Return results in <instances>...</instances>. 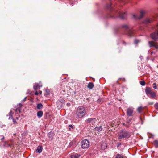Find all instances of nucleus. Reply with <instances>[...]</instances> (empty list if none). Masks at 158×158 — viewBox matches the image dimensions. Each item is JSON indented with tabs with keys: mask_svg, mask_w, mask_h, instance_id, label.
I'll return each instance as SVG.
<instances>
[{
	"mask_svg": "<svg viewBox=\"0 0 158 158\" xmlns=\"http://www.w3.org/2000/svg\"><path fill=\"white\" fill-rule=\"evenodd\" d=\"M81 147L83 148H88L89 146V143L88 140L86 139H84L81 142Z\"/></svg>",
	"mask_w": 158,
	"mask_h": 158,
	"instance_id": "39448f33",
	"label": "nucleus"
},
{
	"mask_svg": "<svg viewBox=\"0 0 158 158\" xmlns=\"http://www.w3.org/2000/svg\"><path fill=\"white\" fill-rule=\"evenodd\" d=\"M65 100L64 99H61L58 100L57 102V103L60 105V106H62L64 103Z\"/></svg>",
	"mask_w": 158,
	"mask_h": 158,
	"instance_id": "9b49d317",
	"label": "nucleus"
},
{
	"mask_svg": "<svg viewBox=\"0 0 158 158\" xmlns=\"http://www.w3.org/2000/svg\"><path fill=\"white\" fill-rule=\"evenodd\" d=\"M153 85H154V86L153 87V88L155 89H157V86H156V83H153Z\"/></svg>",
	"mask_w": 158,
	"mask_h": 158,
	"instance_id": "473e14b6",
	"label": "nucleus"
},
{
	"mask_svg": "<svg viewBox=\"0 0 158 158\" xmlns=\"http://www.w3.org/2000/svg\"><path fill=\"white\" fill-rule=\"evenodd\" d=\"M86 113L85 109L82 106L78 107L76 113L77 115L80 118H81L85 115Z\"/></svg>",
	"mask_w": 158,
	"mask_h": 158,
	"instance_id": "20e7f679",
	"label": "nucleus"
},
{
	"mask_svg": "<svg viewBox=\"0 0 158 158\" xmlns=\"http://www.w3.org/2000/svg\"><path fill=\"white\" fill-rule=\"evenodd\" d=\"M39 93H40V94H42V91H39Z\"/></svg>",
	"mask_w": 158,
	"mask_h": 158,
	"instance_id": "79ce46f5",
	"label": "nucleus"
},
{
	"mask_svg": "<svg viewBox=\"0 0 158 158\" xmlns=\"http://www.w3.org/2000/svg\"><path fill=\"white\" fill-rule=\"evenodd\" d=\"M152 92L151 89L149 87H147L145 89V92L148 95Z\"/></svg>",
	"mask_w": 158,
	"mask_h": 158,
	"instance_id": "2eb2a0df",
	"label": "nucleus"
},
{
	"mask_svg": "<svg viewBox=\"0 0 158 158\" xmlns=\"http://www.w3.org/2000/svg\"><path fill=\"white\" fill-rule=\"evenodd\" d=\"M122 28L126 31V34L130 37H132L134 35L135 31L132 30L128 24H124L122 26Z\"/></svg>",
	"mask_w": 158,
	"mask_h": 158,
	"instance_id": "f03ea898",
	"label": "nucleus"
},
{
	"mask_svg": "<svg viewBox=\"0 0 158 158\" xmlns=\"http://www.w3.org/2000/svg\"><path fill=\"white\" fill-rule=\"evenodd\" d=\"M13 123L14 124H15V123H17V122H16V121L15 120V119H13Z\"/></svg>",
	"mask_w": 158,
	"mask_h": 158,
	"instance_id": "72a5a7b5",
	"label": "nucleus"
},
{
	"mask_svg": "<svg viewBox=\"0 0 158 158\" xmlns=\"http://www.w3.org/2000/svg\"><path fill=\"white\" fill-rule=\"evenodd\" d=\"M154 104L153 102H150L149 103V104L150 105H153Z\"/></svg>",
	"mask_w": 158,
	"mask_h": 158,
	"instance_id": "4c0bfd02",
	"label": "nucleus"
},
{
	"mask_svg": "<svg viewBox=\"0 0 158 158\" xmlns=\"http://www.w3.org/2000/svg\"><path fill=\"white\" fill-rule=\"evenodd\" d=\"M95 118H89L86 120V121L87 122L90 123L92 121H93L94 120Z\"/></svg>",
	"mask_w": 158,
	"mask_h": 158,
	"instance_id": "a878e982",
	"label": "nucleus"
},
{
	"mask_svg": "<svg viewBox=\"0 0 158 158\" xmlns=\"http://www.w3.org/2000/svg\"><path fill=\"white\" fill-rule=\"evenodd\" d=\"M153 21L152 17H148L145 19L143 23L146 24H148L152 22Z\"/></svg>",
	"mask_w": 158,
	"mask_h": 158,
	"instance_id": "1a4fd4ad",
	"label": "nucleus"
},
{
	"mask_svg": "<svg viewBox=\"0 0 158 158\" xmlns=\"http://www.w3.org/2000/svg\"><path fill=\"white\" fill-rule=\"evenodd\" d=\"M21 109H20L19 108H17L16 109V111L17 112L18 111H19V113H20V110H21Z\"/></svg>",
	"mask_w": 158,
	"mask_h": 158,
	"instance_id": "7c9ffc66",
	"label": "nucleus"
},
{
	"mask_svg": "<svg viewBox=\"0 0 158 158\" xmlns=\"http://www.w3.org/2000/svg\"><path fill=\"white\" fill-rule=\"evenodd\" d=\"M145 13V11H144L143 10H141L140 11V16H139L138 15L135 14H133L132 15H133V17L134 18L136 19H141L143 17Z\"/></svg>",
	"mask_w": 158,
	"mask_h": 158,
	"instance_id": "0eeeda50",
	"label": "nucleus"
},
{
	"mask_svg": "<svg viewBox=\"0 0 158 158\" xmlns=\"http://www.w3.org/2000/svg\"><path fill=\"white\" fill-rule=\"evenodd\" d=\"M9 119H10V118L11 119H12L13 118V113L12 112V111H10L9 114Z\"/></svg>",
	"mask_w": 158,
	"mask_h": 158,
	"instance_id": "bb28decb",
	"label": "nucleus"
},
{
	"mask_svg": "<svg viewBox=\"0 0 158 158\" xmlns=\"http://www.w3.org/2000/svg\"><path fill=\"white\" fill-rule=\"evenodd\" d=\"M80 155L78 154H73L70 156L71 158H79Z\"/></svg>",
	"mask_w": 158,
	"mask_h": 158,
	"instance_id": "a211bd4d",
	"label": "nucleus"
},
{
	"mask_svg": "<svg viewBox=\"0 0 158 158\" xmlns=\"http://www.w3.org/2000/svg\"><path fill=\"white\" fill-rule=\"evenodd\" d=\"M46 92L47 95H48L50 93V91L48 89H47L46 90Z\"/></svg>",
	"mask_w": 158,
	"mask_h": 158,
	"instance_id": "c756f323",
	"label": "nucleus"
},
{
	"mask_svg": "<svg viewBox=\"0 0 158 158\" xmlns=\"http://www.w3.org/2000/svg\"><path fill=\"white\" fill-rule=\"evenodd\" d=\"M133 110L131 108H128L127 110V114L129 116H131L132 115L133 113Z\"/></svg>",
	"mask_w": 158,
	"mask_h": 158,
	"instance_id": "9d476101",
	"label": "nucleus"
},
{
	"mask_svg": "<svg viewBox=\"0 0 158 158\" xmlns=\"http://www.w3.org/2000/svg\"><path fill=\"white\" fill-rule=\"evenodd\" d=\"M152 53H153V52H152L151 53V54H152Z\"/></svg>",
	"mask_w": 158,
	"mask_h": 158,
	"instance_id": "c03bdc74",
	"label": "nucleus"
},
{
	"mask_svg": "<svg viewBox=\"0 0 158 158\" xmlns=\"http://www.w3.org/2000/svg\"><path fill=\"white\" fill-rule=\"evenodd\" d=\"M42 85H40L38 83H35L34 86V89L35 90H36L42 87Z\"/></svg>",
	"mask_w": 158,
	"mask_h": 158,
	"instance_id": "ddd939ff",
	"label": "nucleus"
},
{
	"mask_svg": "<svg viewBox=\"0 0 158 158\" xmlns=\"http://www.w3.org/2000/svg\"><path fill=\"white\" fill-rule=\"evenodd\" d=\"M12 145V144L8 143L7 141H5L4 142V145L6 147L7 146L9 147H10Z\"/></svg>",
	"mask_w": 158,
	"mask_h": 158,
	"instance_id": "393cba45",
	"label": "nucleus"
},
{
	"mask_svg": "<svg viewBox=\"0 0 158 158\" xmlns=\"http://www.w3.org/2000/svg\"><path fill=\"white\" fill-rule=\"evenodd\" d=\"M69 127H71V128L73 127V126L72 125H69Z\"/></svg>",
	"mask_w": 158,
	"mask_h": 158,
	"instance_id": "a19ab883",
	"label": "nucleus"
},
{
	"mask_svg": "<svg viewBox=\"0 0 158 158\" xmlns=\"http://www.w3.org/2000/svg\"><path fill=\"white\" fill-rule=\"evenodd\" d=\"M111 3L108 4L106 5V8L110 11V15L107 16V18H115L118 16L122 19H126L127 18V14L126 12H121L119 10H114L111 11L112 7Z\"/></svg>",
	"mask_w": 158,
	"mask_h": 158,
	"instance_id": "f257e3e1",
	"label": "nucleus"
},
{
	"mask_svg": "<svg viewBox=\"0 0 158 158\" xmlns=\"http://www.w3.org/2000/svg\"><path fill=\"white\" fill-rule=\"evenodd\" d=\"M4 139V137L3 136L2 138L0 139L2 140Z\"/></svg>",
	"mask_w": 158,
	"mask_h": 158,
	"instance_id": "58836bf2",
	"label": "nucleus"
},
{
	"mask_svg": "<svg viewBox=\"0 0 158 158\" xmlns=\"http://www.w3.org/2000/svg\"><path fill=\"white\" fill-rule=\"evenodd\" d=\"M94 84L92 82H91L88 84L87 87L88 89H91L94 87Z\"/></svg>",
	"mask_w": 158,
	"mask_h": 158,
	"instance_id": "4468645a",
	"label": "nucleus"
},
{
	"mask_svg": "<svg viewBox=\"0 0 158 158\" xmlns=\"http://www.w3.org/2000/svg\"><path fill=\"white\" fill-rule=\"evenodd\" d=\"M42 147L41 146H39L37 148V149L36 150V152L40 153L42 151Z\"/></svg>",
	"mask_w": 158,
	"mask_h": 158,
	"instance_id": "f8f14e48",
	"label": "nucleus"
},
{
	"mask_svg": "<svg viewBox=\"0 0 158 158\" xmlns=\"http://www.w3.org/2000/svg\"><path fill=\"white\" fill-rule=\"evenodd\" d=\"M124 156L122 154H117L116 155L115 158H123Z\"/></svg>",
	"mask_w": 158,
	"mask_h": 158,
	"instance_id": "5701e85b",
	"label": "nucleus"
},
{
	"mask_svg": "<svg viewBox=\"0 0 158 158\" xmlns=\"http://www.w3.org/2000/svg\"><path fill=\"white\" fill-rule=\"evenodd\" d=\"M155 107L156 109H158V103H156L155 104Z\"/></svg>",
	"mask_w": 158,
	"mask_h": 158,
	"instance_id": "2f4dec72",
	"label": "nucleus"
},
{
	"mask_svg": "<svg viewBox=\"0 0 158 158\" xmlns=\"http://www.w3.org/2000/svg\"><path fill=\"white\" fill-rule=\"evenodd\" d=\"M153 143L156 147L157 148L158 147V140H155L153 142Z\"/></svg>",
	"mask_w": 158,
	"mask_h": 158,
	"instance_id": "b1692460",
	"label": "nucleus"
},
{
	"mask_svg": "<svg viewBox=\"0 0 158 158\" xmlns=\"http://www.w3.org/2000/svg\"><path fill=\"white\" fill-rule=\"evenodd\" d=\"M127 122L129 123L130 122L131 120L130 119L127 118Z\"/></svg>",
	"mask_w": 158,
	"mask_h": 158,
	"instance_id": "e433bc0d",
	"label": "nucleus"
},
{
	"mask_svg": "<svg viewBox=\"0 0 158 158\" xmlns=\"http://www.w3.org/2000/svg\"><path fill=\"white\" fill-rule=\"evenodd\" d=\"M48 135L49 138L50 140H52L54 135L53 133L49 132L48 134Z\"/></svg>",
	"mask_w": 158,
	"mask_h": 158,
	"instance_id": "dca6fc26",
	"label": "nucleus"
},
{
	"mask_svg": "<svg viewBox=\"0 0 158 158\" xmlns=\"http://www.w3.org/2000/svg\"><path fill=\"white\" fill-rule=\"evenodd\" d=\"M140 42V40H136L135 41V44H137L138 43H139Z\"/></svg>",
	"mask_w": 158,
	"mask_h": 158,
	"instance_id": "c85d7f7f",
	"label": "nucleus"
},
{
	"mask_svg": "<svg viewBox=\"0 0 158 158\" xmlns=\"http://www.w3.org/2000/svg\"><path fill=\"white\" fill-rule=\"evenodd\" d=\"M27 98V97H26L23 100V101H25Z\"/></svg>",
	"mask_w": 158,
	"mask_h": 158,
	"instance_id": "c9c22d12",
	"label": "nucleus"
},
{
	"mask_svg": "<svg viewBox=\"0 0 158 158\" xmlns=\"http://www.w3.org/2000/svg\"><path fill=\"white\" fill-rule=\"evenodd\" d=\"M130 133L124 129L119 131L118 133V139L121 140L124 138H128L130 136Z\"/></svg>",
	"mask_w": 158,
	"mask_h": 158,
	"instance_id": "7ed1b4c3",
	"label": "nucleus"
},
{
	"mask_svg": "<svg viewBox=\"0 0 158 158\" xmlns=\"http://www.w3.org/2000/svg\"><path fill=\"white\" fill-rule=\"evenodd\" d=\"M35 94L36 95H38V92L37 91H36L35 93Z\"/></svg>",
	"mask_w": 158,
	"mask_h": 158,
	"instance_id": "f704fd0d",
	"label": "nucleus"
},
{
	"mask_svg": "<svg viewBox=\"0 0 158 158\" xmlns=\"http://www.w3.org/2000/svg\"><path fill=\"white\" fill-rule=\"evenodd\" d=\"M43 114V112L41 111H40L37 112V116L39 118L41 117Z\"/></svg>",
	"mask_w": 158,
	"mask_h": 158,
	"instance_id": "aec40b11",
	"label": "nucleus"
},
{
	"mask_svg": "<svg viewBox=\"0 0 158 158\" xmlns=\"http://www.w3.org/2000/svg\"><path fill=\"white\" fill-rule=\"evenodd\" d=\"M149 94L150 95V98L152 99L154 98L156 96V94L154 92H152Z\"/></svg>",
	"mask_w": 158,
	"mask_h": 158,
	"instance_id": "f3484780",
	"label": "nucleus"
},
{
	"mask_svg": "<svg viewBox=\"0 0 158 158\" xmlns=\"http://www.w3.org/2000/svg\"><path fill=\"white\" fill-rule=\"evenodd\" d=\"M94 130L95 131H97L98 132L100 131H101L102 130V126H100L99 127H95Z\"/></svg>",
	"mask_w": 158,
	"mask_h": 158,
	"instance_id": "6ab92c4d",
	"label": "nucleus"
},
{
	"mask_svg": "<svg viewBox=\"0 0 158 158\" xmlns=\"http://www.w3.org/2000/svg\"><path fill=\"white\" fill-rule=\"evenodd\" d=\"M16 118L17 120H18V117H16Z\"/></svg>",
	"mask_w": 158,
	"mask_h": 158,
	"instance_id": "37998d69",
	"label": "nucleus"
},
{
	"mask_svg": "<svg viewBox=\"0 0 158 158\" xmlns=\"http://www.w3.org/2000/svg\"><path fill=\"white\" fill-rule=\"evenodd\" d=\"M140 84L144 86L145 85V82L144 81H140Z\"/></svg>",
	"mask_w": 158,
	"mask_h": 158,
	"instance_id": "cd10ccee",
	"label": "nucleus"
},
{
	"mask_svg": "<svg viewBox=\"0 0 158 158\" xmlns=\"http://www.w3.org/2000/svg\"><path fill=\"white\" fill-rule=\"evenodd\" d=\"M143 107L140 106L138 108L137 111L139 113H141L143 111Z\"/></svg>",
	"mask_w": 158,
	"mask_h": 158,
	"instance_id": "412c9836",
	"label": "nucleus"
},
{
	"mask_svg": "<svg viewBox=\"0 0 158 158\" xmlns=\"http://www.w3.org/2000/svg\"><path fill=\"white\" fill-rule=\"evenodd\" d=\"M150 36L152 39L155 41L158 40V30L151 34Z\"/></svg>",
	"mask_w": 158,
	"mask_h": 158,
	"instance_id": "423d86ee",
	"label": "nucleus"
},
{
	"mask_svg": "<svg viewBox=\"0 0 158 158\" xmlns=\"http://www.w3.org/2000/svg\"><path fill=\"white\" fill-rule=\"evenodd\" d=\"M148 44L150 47H154L156 49L158 48V43L153 41H149Z\"/></svg>",
	"mask_w": 158,
	"mask_h": 158,
	"instance_id": "6e6552de",
	"label": "nucleus"
},
{
	"mask_svg": "<svg viewBox=\"0 0 158 158\" xmlns=\"http://www.w3.org/2000/svg\"><path fill=\"white\" fill-rule=\"evenodd\" d=\"M43 106L42 104L41 103L38 104L37 106V108L38 109H40L42 108Z\"/></svg>",
	"mask_w": 158,
	"mask_h": 158,
	"instance_id": "4be33fe9",
	"label": "nucleus"
},
{
	"mask_svg": "<svg viewBox=\"0 0 158 158\" xmlns=\"http://www.w3.org/2000/svg\"><path fill=\"white\" fill-rule=\"evenodd\" d=\"M122 42H123V44H125V45H126V42H125L124 41H122Z\"/></svg>",
	"mask_w": 158,
	"mask_h": 158,
	"instance_id": "ea45409f",
	"label": "nucleus"
}]
</instances>
